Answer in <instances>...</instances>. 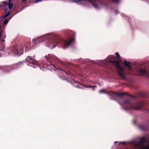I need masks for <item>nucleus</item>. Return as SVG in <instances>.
I'll return each mask as SVG.
<instances>
[{"label": "nucleus", "mask_w": 149, "mask_h": 149, "mask_svg": "<svg viewBox=\"0 0 149 149\" xmlns=\"http://www.w3.org/2000/svg\"><path fill=\"white\" fill-rule=\"evenodd\" d=\"M27 0H22L21 1L23 3H25Z\"/></svg>", "instance_id": "obj_26"}, {"label": "nucleus", "mask_w": 149, "mask_h": 149, "mask_svg": "<svg viewBox=\"0 0 149 149\" xmlns=\"http://www.w3.org/2000/svg\"><path fill=\"white\" fill-rule=\"evenodd\" d=\"M87 87L88 88H92V86H89Z\"/></svg>", "instance_id": "obj_32"}, {"label": "nucleus", "mask_w": 149, "mask_h": 149, "mask_svg": "<svg viewBox=\"0 0 149 149\" xmlns=\"http://www.w3.org/2000/svg\"><path fill=\"white\" fill-rule=\"evenodd\" d=\"M120 143H122V144H125V142H120Z\"/></svg>", "instance_id": "obj_30"}, {"label": "nucleus", "mask_w": 149, "mask_h": 149, "mask_svg": "<svg viewBox=\"0 0 149 149\" xmlns=\"http://www.w3.org/2000/svg\"><path fill=\"white\" fill-rule=\"evenodd\" d=\"M115 54L116 55L117 59H119L120 58V56L118 52L116 53Z\"/></svg>", "instance_id": "obj_17"}, {"label": "nucleus", "mask_w": 149, "mask_h": 149, "mask_svg": "<svg viewBox=\"0 0 149 149\" xmlns=\"http://www.w3.org/2000/svg\"><path fill=\"white\" fill-rule=\"evenodd\" d=\"M56 62H58L59 60L56 57Z\"/></svg>", "instance_id": "obj_29"}, {"label": "nucleus", "mask_w": 149, "mask_h": 149, "mask_svg": "<svg viewBox=\"0 0 149 149\" xmlns=\"http://www.w3.org/2000/svg\"><path fill=\"white\" fill-rule=\"evenodd\" d=\"M12 17L10 18L6 19L3 22V24L6 25L8 22V21L12 18Z\"/></svg>", "instance_id": "obj_14"}, {"label": "nucleus", "mask_w": 149, "mask_h": 149, "mask_svg": "<svg viewBox=\"0 0 149 149\" xmlns=\"http://www.w3.org/2000/svg\"><path fill=\"white\" fill-rule=\"evenodd\" d=\"M140 96H141V97H145V95H144V94H143V93H141V94L140 95Z\"/></svg>", "instance_id": "obj_25"}, {"label": "nucleus", "mask_w": 149, "mask_h": 149, "mask_svg": "<svg viewBox=\"0 0 149 149\" xmlns=\"http://www.w3.org/2000/svg\"><path fill=\"white\" fill-rule=\"evenodd\" d=\"M81 0H74V1L77 3H78L79 2H81Z\"/></svg>", "instance_id": "obj_22"}, {"label": "nucleus", "mask_w": 149, "mask_h": 149, "mask_svg": "<svg viewBox=\"0 0 149 149\" xmlns=\"http://www.w3.org/2000/svg\"><path fill=\"white\" fill-rule=\"evenodd\" d=\"M56 45H57V42H57V39H58V36H57V35H56Z\"/></svg>", "instance_id": "obj_28"}, {"label": "nucleus", "mask_w": 149, "mask_h": 149, "mask_svg": "<svg viewBox=\"0 0 149 149\" xmlns=\"http://www.w3.org/2000/svg\"><path fill=\"white\" fill-rule=\"evenodd\" d=\"M93 6L95 8H98L99 7V4L104 5V1L103 0H94L91 2Z\"/></svg>", "instance_id": "obj_9"}, {"label": "nucleus", "mask_w": 149, "mask_h": 149, "mask_svg": "<svg viewBox=\"0 0 149 149\" xmlns=\"http://www.w3.org/2000/svg\"><path fill=\"white\" fill-rule=\"evenodd\" d=\"M109 63H111L118 69V75L123 78L125 79V76L123 74L124 70V68L120 66V62L116 60H110Z\"/></svg>", "instance_id": "obj_3"}, {"label": "nucleus", "mask_w": 149, "mask_h": 149, "mask_svg": "<svg viewBox=\"0 0 149 149\" xmlns=\"http://www.w3.org/2000/svg\"><path fill=\"white\" fill-rule=\"evenodd\" d=\"M99 92L100 93H107V92H106V91L105 89H102L99 91Z\"/></svg>", "instance_id": "obj_19"}, {"label": "nucleus", "mask_w": 149, "mask_h": 149, "mask_svg": "<svg viewBox=\"0 0 149 149\" xmlns=\"http://www.w3.org/2000/svg\"><path fill=\"white\" fill-rule=\"evenodd\" d=\"M73 34V33L72 31H69L67 33L68 37V38L65 40H63L62 38H60V42H63L64 46L66 47H67L68 46L70 45V43L73 41L74 40V38L71 37Z\"/></svg>", "instance_id": "obj_4"}, {"label": "nucleus", "mask_w": 149, "mask_h": 149, "mask_svg": "<svg viewBox=\"0 0 149 149\" xmlns=\"http://www.w3.org/2000/svg\"><path fill=\"white\" fill-rule=\"evenodd\" d=\"M2 45V47L1 48L0 50H3L5 49V46L4 43H3Z\"/></svg>", "instance_id": "obj_18"}, {"label": "nucleus", "mask_w": 149, "mask_h": 149, "mask_svg": "<svg viewBox=\"0 0 149 149\" xmlns=\"http://www.w3.org/2000/svg\"><path fill=\"white\" fill-rule=\"evenodd\" d=\"M108 93L109 96L112 97L113 99L115 100L117 99V97L122 98L124 95H127L129 97H132L133 99L135 98V96H132L127 93H119L111 91Z\"/></svg>", "instance_id": "obj_5"}, {"label": "nucleus", "mask_w": 149, "mask_h": 149, "mask_svg": "<svg viewBox=\"0 0 149 149\" xmlns=\"http://www.w3.org/2000/svg\"><path fill=\"white\" fill-rule=\"evenodd\" d=\"M66 74H70L69 73H67L66 72Z\"/></svg>", "instance_id": "obj_34"}, {"label": "nucleus", "mask_w": 149, "mask_h": 149, "mask_svg": "<svg viewBox=\"0 0 149 149\" xmlns=\"http://www.w3.org/2000/svg\"><path fill=\"white\" fill-rule=\"evenodd\" d=\"M140 75L142 76H148V72L145 69L140 68L139 71Z\"/></svg>", "instance_id": "obj_11"}, {"label": "nucleus", "mask_w": 149, "mask_h": 149, "mask_svg": "<svg viewBox=\"0 0 149 149\" xmlns=\"http://www.w3.org/2000/svg\"><path fill=\"white\" fill-rule=\"evenodd\" d=\"M10 14V11H9L7 13H6L5 15H4L3 18L5 19L6 17H7Z\"/></svg>", "instance_id": "obj_16"}, {"label": "nucleus", "mask_w": 149, "mask_h": 149, "mask_svg": "<svg viewBox=\"0 0 149 149\" xmlns=\"http://www.w3.org/2000/svg\"><path fill=\"white\" fill-rule=\"evenodd\" d=\"M13 51L18 56L22 54L23 52V50L22 49L19 48L17 46H13Z\"/></svg>", "instance_id": "obj_10"}, {"label": "nucleus", "mask_w": 149, "mask_h": 149, "mask_svg": "<svg viewBox=\"0 0 149 149\" xmlns=\"http://www.w3.org/2000/svg\"><path fill=\"white\" fill-rule=\"evenodd\" d=\"M140 128L143 130H145V129L144 128V126L141 125L140 126Z\"/></svg>", "instance_id": "obj_20"}, {"label": "nucleus", "mask_w": 149, "mask_h": 149, "mask_svg": "<svg viewBox=\"0 0 149 149\" xmlns=\"http://www.w3.org/2000/svg\"><path fill=\"white\" fill-rule=\"evenodd\" d=\"M119 13L118 11L117 10H116V14H118Z\"/></svg>", "instance_id": "obj_27"}, {"label": "nucleus", "mask_w": 149, "mask_h": 149, "mask_svg": "<svg viewBox=\"0 0 149 149\" xmlns=\"http://www.w3.org/2000/svg\"><path fill=\"white\" fill-rule=\"evenodd\" d=\"M108 58L109 59H115V56L114 55H109L108 56Z\"/></svg>", "instance_id": "obj_15"}, {"label": "nucleus", "mask_w": 149, "mask_h": 149, "mask_svg": "<svg viewBox=\"0 0 149 149\" xmlns=\"http://www.w3.org/2000/svg\"><path fill=\"white\" fill-rule=\"evenodd\" d=\"M56 35L53 33H48L45 35L33 40V41L35 44L40 43L45 40H47L48 47L51 48L56 47Z\"/></svg>", "instance_id": "obj_1"}, {"label": "nucleus", "mask_w": 149, "mask_h": 149, "mask_svg": "<svg viewBox=\"0 0 149 149\" xmlns=\"http://www.w3.org/2000/svg\"><path fill=\"white\" fill-rule=\"evenodd\" d=\"M6 37V36H4V38H5Z\"/></svg>", "instance_id": "obj_36"}, {"label": "nucleus", "mask_w": 149, "mask_h": 149, "mask_svg": "<svg viewBox=\"0 0 149 149\" xmlns=\"http://www.w3.org/2000/svg\"><path fill=\"white\" fill-rule=\"evenodd\" d=\"M94 87H96V86H94Z\"/></svg>", "instance_id": "obj_37"}, {"label": "nucleus", "mask_w": 149, "mask_h": 149, "mask_svg": "<svg viewBox=\"0 0 149 149\" xmlns=\"http://www.w3.org/2000/svg\"><path fill=\"white\" fill-rule=\"evenodd\" d=\"M45 57L47 61H49L48 65L50 66L51 69L52 70H55L56 67L55 66L56 62L55 56L53 55L48 54V56L46 55Z\"/></svg>", "instance_id": "obj_6"}, {"label": "nucleus", "mask_w": 149, "mask_h": 149, "mask_svg": "<svg viewBox=\"0 0 149 149\" xmlns=\"http://www.w3.org/2000/svg\"><path fill=\"white\" fill-rule=\"evenodd\" d=\"M76 87H77V88H79V86H76Z\"/></svg>", "instance_id": "obj_33"}, {"label": "nucleus", "mask_w": 149, "mask_h": 149, "mask_svg": "<svg viewBox=\"0 0 149 149\" xmlns=\"http://www.w3.org/2000/svg\"><path fill=\"white\" fill-rule=\"evenodd\" d=\"M25 61L27 62H29L30 64L32 65L33 66L30 65L33 68H35V65L38 66V62L34 59L32 58L30 56H27V58L25 59Z\"/></svg>", "instance_id": "obj_8"}, {"label": "nucleus", "mask_w": 149, "mask_h": 149, "mask_svg": "<svg viewBox=\"0 0 149 149\" xmlns=\"http://www.w3.org/2000/svg\"><path fill=\"white\" fill-rule=\"evenodd\" d=\"M1 26H0V29L1 28ZM1 31H0V32H1Z\"/></svg>", "instance_id": "obj_35"}, {"label": "nucleus", "mask_w": 149, "mask_h": 149, "mask_svg": "<svg viewBox=\"0 0 149 149\" xmlns=\"http://www.w3.org/2000/svg\"><path fill=\"white\" fill-rule=\"evenodd\" d=\"M42 1V0H36L35 1L34 3H38V2L41 1Z\"/></svg>", "instance_id": "obj_24"}, {"label": "nucleus", "mask_w": 149, "mask_h": 149, "mask_svg": "<svg viewBox=\"0 0 149 149\" xmlns=\"http://www.w3.org/2000/svg\"><path fill=\"white\" fill-rule=\"evenodd\" d=\"M30 42H28L24 45V47H25V51H28L29 50L28 49L29 48H30L29 47H30Z\"/></svg>", "instance_id": "obj_12"}, {"label": "nucleus", "mask_w": 149, "mask_h": 149, "mask_svg": "<svg viewBox=\"0 0 149 149\" xmlns=\"http://www.w3.org/2000/svg\"><path fill=\"white\" fill-rule=\"evenodd\" d=\"M1 41V42L2 43V44H3V43H4L5 40L4 39H2V40H1V41Z\"/></svg>", "instance_id": "obj_23"}, {"label": "nucleus", "mask_w": 149, "mask_h": 149, "mask_svg": "<svg viewBox=\"0 0 149 149\" xmlns=\"http://www.w3.org/2000/svg\"><path fill=\"white\" fill-rule=\"evenodd\" d=\"M144 104V102L143 101H139L134 103L130 99L125 100L123 102V105L125 107L124 109L127 111L141 109Z\"/></svg>", "instance_id": "obj_2"}, {"label": "nucleus", "mask_w": 149, "mask_h": 149, "mask_svg": "<svg viewBox=\"0 0 149 149\" xmlns=\"http://www.w3.org/2000/svg\"><path fill=\"white\" fill-rule=\"evenodd\" d=\"M12 0H9L8 2L7 1H3L2 3H3V4L0 5V8H3V9L4 13H6L8 11V8L10 10L13 7V3L10 2Z\"/></svg>", "instance_id": "obj_7"}, {"label": "nucleus", "mask_w": 149, "mask_h": 149, "mask_svg": "<svg viewBox=\"0 0 149 149\" xmlns=\"http://www.w3.org/2000/svg\"><path fill=\"white\" fill-rule=\"evenodd\" d=\"M112 1L116 3H118L119 2L120 0H112Z\"/></svg>", "instance_id": "obj_21"}, {"label": "nucleus", "mask_w": 149, "mask_h": 149, "mask_svg": "<svg viewBox=\"0 0 149 149\" xmlns=\"http://www.w3.org/2000/svg\"><path fill=\"white\" fill-rule=\"evenodd\" d=\"M146 112L148 113H149V111L147 110V109H145Z\"/></svg>", "instance_id": "obj_31"}, {"label": "nucleus", "mask_w": 149, "mask_h": 149, "mask_svg": "<svg viewBox=\"0 0 149 149\" xmlns=\"http://www.w3.org/2000/svg\"><path fill=\"white\" fill-rule=\"evenodd\" d=\"M124 64L125 66H127L129 68H131V66L130 65V63L129 61L128 62L125 60L124 63Z\"/></svg>", "instance_id": "obj_13"}]
</instances>
